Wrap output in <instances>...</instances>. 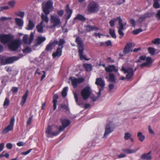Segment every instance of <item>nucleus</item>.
<instances>
[{
  "label": "nucleus",
  "instance_id": "680f3d73",
  "mask_svg": "<svg viewBox=\"0 0 160 160\" xmlns=\"http://www.w3.org/2000/svg\"><path fill=\"white\" fill-rule=\"evenodd\" d=\"M57 13L59 16H62L63 14L64 11L62 10H58L57 11Z\"/></svg>",
  "mask_w": 160,
  "mask_h": 160
},
{
  "label": "nucleus",
  "instance_id": "4468645a",
  "mask_svg": "<svg viewBox=\"0 0 160 160\" xmlns=\"http://www.w3.org/2000/svg\"><path fill=\"white\" fill-rule=\"evenodd\" d=\"M12 40L11 36L8 35L0 34V41L4 44L10 43Z\"/></svg>",
  "mask_w": 160,
  "mask_h": 160
},
{
  "label": "nucleus",
  "instance_id": "9d476101",
  "mask_svg": "<svg viewBox=\"0 0 160 160\" xmlns=\"http://www.w3.org/2000/svg\"><path fill=\"white\" fill-rule=\"evenodd\" d=\"M69 80L71 81L72 84L75 88L77 87L78 85L83 82L85 79L82 78H76L74 77H71Z\"/></svg>",
  "mask_w": 160,
  "mask_h": 160
},
{
  "label": "nucleus",
  "instance_id": "1a4fd4ad",
  "mask_svg": "<svg viewBox=\"0 0 160 160\" xmlns=\"http://www.w3.org/2000/svg\"><path fill=\"white\" fill-rule=\"evenodd\" d=\"M8 45V48L12 51H16L20 46L21 43L20 40L17 39L10 42Z\"/></svg>",
  "mask_w": 160,
  "mask_h": 160
},
{
  "label": "nucleus",
  "instance_id": "58836bf2",
  "mask_svg": "<svg viewBox=\"0 0 160 160\" xmlns=\"http://www.w3.org/2000/svg\"><path fill=\"white\" fill-rule=\"evenodd\" d=\"M68 87H65L64 88L62 92V95L63 98L65 97L67 95V91L68 90Z\"/></svg>",
  "mask_w": 160,
  "mask_h": 160
},
{
  "label": "nucleus",
  "instance_id": "3c124183",
  "mask_svg": "<svg viewBox=\"0 0 160 160\" xmlns=\"http://www.w3.org/2000/svg\"><path fill=\"white\" fill-rule=\"evenodd\" d=\"M148 50L149 53L153 55L154 54L155 51L154 48L152 47H149L148 48Z\"/></svg>",
  "mask_w": 160,
  "mask_h": 160
},
{
  "label": "nucleus",
  "instance_id": "39448f33",
  "mask_svg": "<svg viewBox=\"0 0 160 160\" xmlns=\"http://www.w3.org/2000/svg\"><path fill=\"white\" fill-rule=\"evenodd\" d=\"M141 60H144L146 61L140 65L141 68L148 66L152 63L151 58L146 57L144 56H141L139 58V59L135 61L136 62L139 63L141 62Z\"/></svg>",
  "mask_w": 160,
  "mask_h": 160
},
{
  "label": "nucleus",
  "instance_id": "603ef678",
  "mask_svg": "<svg viewBox=\"0 0 160 160\" xmlns=\"http://www.w3.org/2000/svg\"><path fill=\"white\" fill-rule=\"evenodd\" d=\"M12 18L11 17H2L0 18V21L1 22H3L8 20H11Z\"/></svg>",
  "mask_w": 160,
  "mask_h": 160
},
{
  "label": "nucleus",
  "instance_id": "f704fd0d",
  "mask_svg": "<svg viewBox=\"0 0 160 160\" xmlns=\"http://www.w3.org/2000/svg\"><path fill=\"white\" fill-rule=\"evenodd\" d=\"M137 136L138 137V140L140 142H143L145 139V137L141 132H138L137 133Z\"/></svg>",
  "mask_w": 160,
  "mask_h": 160
},
{
  "label": "nucleus",
  "instance_id": "c9c22d12",
  "mask_svg": "<svg viewBox=\"0 0 160 160\" xmlns=\"http://www.w3.org/2000/svg\"><path fill=\"white\" fill-rule=\"evenodd\" d=\"M45 25H44L43 24H38L36 26V28L38 32L40 33H42L43 32V27Z\"/></svg>",
  "mask_w": 160,
  "mask_h": 160
},
{
  "label": "nucleus",
  "instance_id": "f257e3e1",
  "mask_svg": "<svg viewBox=\"0 0 160 160\" xmlns=\"http://www.w3.org/2000/svg\"><path fill=\"white\" fill-rule=\"evenodd\" d=\"M58 129V128L57 126H48L46 131V133L47 136L48 137H50L58 135L60 132L59 130V131H54Z\"/></svg>",
  "mask_w": 160,
  "mask_h": 160
},
{
  "label": "nucleus",
  "instance_id": "393cba45",
  "mask_svg": "<svg viewBox=\"0 0 160 160\" xmlns=\"http://www.w3.org/2000/svg\"><path fill=\"white\" fill-rule=\"evenodd\" d=\"M46 39L45 37H38L36 39V43L35 46H37L41 44L42 42L44 41Z\"/></svg>",
  "mask_w": 160,
  "mask_h": 160
},
{
  "label": "nucleus",
  "instance_id": "473e14b6",
  "mask_svg": "<svg viewBox=\"0 0 160 160\" xmlns=\"http://www.w3.org/2000/svg\"><path fill=\"white\" fill-rule=\"evenodd\" d=\"M58 98V96L57 94H55L53 96V109L55 110L57 107V100Z\"/></svg>",
  "mask_w": 160,
  "mask_h": 160
},
{
  "label": "nucleus",
  "instance_id": "ddd939ff",
  "mask_svg": "<svg viewBox=\"0 0 160 160\" xmlns=\"http://www.w3.org/2000/svg\"><path fill=\"white\" fill-rule=\"evenodd\" d=\"M88 10L91 13H95L98 11V4L95 2L90 3L88 5Z\"/></svg>",
  "mask_w": 160,
  "mask_h": 160
},
{
  "label": "nucleus",
  "instance_id": "0eeeda50",
  "mask_svg": "<svg viewBox=\"0 0 160 160\" xmlns=\"http://www.w3.org/2000/svg\"><path fill=\"white\" fill-rule=\"evenodd\" d=\"M136 70L135 69L133 71L132 69L131 68H126L122 67L121 70L126 74V79L129 80L133 77L134 72Z\"/></svg>",
  "mask_w": 160,
  "mask_h": 160
},
{
  "label": "nucleus",
  "instance_id": "a19ab883",
  "mask_svg": "<svg viewBox=\"0 0 160 160\" xmlns=\"http://www.w3.org/2000/svg\"><path fill=\"white\" fill-rule=\"evenodd\" d=\"M159 0H154V2L153 4V6L155 8H158L160 7V5L158 2Z\"/></svg>",
  "mask_w": 160,
  "mask_h": 160
},
{
  "label": "nucleus",
  "instance_id": "de8ad7c7",
  "mask_svg": "<svg viewBox=\"0 0 160 160\" xmlns=\"http://www.w3.org/2000/svg\"><path fill=\"white\" fill-rule=\"evenodd\" d=\"M16 14L18 16L21 18H23L24 16L25 13L23 12L19 11L16 13Z\"/></svg>",
  "mask_w": 160,
  "mask_h": 160
},
{
  "label": "nucleus",
  "instance_id": "bf43d9fd",
  "mask_svg": "<svg viewBox=\"0 0 160 160\" xmlns=\"http://www.w3.org/2000/svg\"><path fill=\"white\" fill-rule=\"evenodd\" d=\"M61 108H64V109H66L67 111H68L69 110L68 106L64 104H62L61 105Z\"/></svg>",
  "mask_w": 160,
  "mask_h": 160
},
{
  "label": "nucleus",
  "instance_id": "f8f14e48",
  "mask_svg": "<svg viewBox=\"0 0 160 160\" xmlns=\"http://www.w3.org/2000/svg\"><path fill=\"white\" fill-rule=\"evenodd\" d=\"M95 83L98 86L99 89V96L100 94V92L102 90L105 86V83L104 81L101 78H98L96 79Z\"/></svg>",
  "mask_w": 160,
  "mask_h": 160
},
{
  "label": "nucleus",
  "instance_id": "c85d7f7f",
  "mask_svg": "<svg viewBox=\"0 0 160 160\" xmlns=\"http://www.w3.org/2000/svg\"><path fill=\"white\" fill-rule=\"evenodd\" d=\"M35 27V25L33 21L30 19L28 21V23L26 29L28 30H31L32 29Z\"/></svg>",
  "mask_w": 160,
  "mask_h": 160
},
{
  "label": "nucleus",
  "instance_id": "864d4df0",
  "mask_svg": "<svg viewBox=\"0 0 160 160\" xmlns=\"http://www.w3.org/2000/svg\"><path fill=\"white\" fill-rule=\"evenodd\" d=\"M142 29L139 28L138 29H137L133 31V33L135 35H136L139 33L140 32H142Z\"/></svg>",
  "mask_w": 160,
  "mask_h": 160
},
{
  "label": "nucleus",
  "instance_id": "09e8293b",
  "mask_svg": "<svg viewBox=\"0 0 160 160\" xmlns=\"http://www.w3.org/2000/svg\"><path fill=\"white\" fill-rule=\"evenodd\" d=\"M73 95L76 102L78 105H80V103L78 101V96L77 94V93L74 92L73 93Z\"/></svg>",
  "mask_w": 160,
  "mask_h": 160
},
{
  "label": "nucleus",
  "instance_id": "774afa93",
  "mask_svg": "<svg viewBox=\"0 0 160 160\" xmlns=\"http://www.w3.org/2000/svg\"><path fill=\"white\" fill-rule=\"evenodd\" d=\"M156 17L158 19L160 20V10L158 11L156 14Z\"/></svg>",
  "mask_w": 160,
  "mask_h": 160
},
{
  "label": "nucleus",
  "instance_id": "20e7f679",
  "mask_svg": "<svg viewBox=\"0 0 160 160\" xmlns=\"http://www.w3.org/2000/svg\"><path fill=\"white\" fill-rule=\"evenodd\" d=\"M92 91L90 87L88 86L83 88L81 92V95L84 100H86L90 96Z\"/></svg>",
  "mask_w": 160,
  "mask_h": 160
},
{
  "label": "nucleus",
  "instance_id": "9b49d317",
  "mask_svg": "<svg viewBox=\"0 0 160 160\" xmlns=\"http://www.w3.org/2000/svg\"><path fill=\"white\" fill-rule=\"evenodd\" d=\"M51 22L52 23L53 27L61 26V22L60 19L56 16L51 15L50 16Z\"/></svg>",
  "mask_w": 160,
  "mask_h": 160
},
{
  "label": "nucleus",
  "instance_id": "e433bc0d",
  "mask_svg": "<svg viewBox=\"0 0 160 160\" xmlns=\"http://www.w3.org/2000/svg\"><path fill=\"white\" fill-rule=\"evenodd\" d=\"M83 66L87 71H90L92 70V66L90 64L84 63Z\"/></svg>",
  "mask_w": 160,
  "mask_h": 160
},
{
  "label": "nucleus",
  "instance_id": "aec40b11",
  "mask_svg": "<svg viewBox=\"0 0 160 160\" xmlns=\"http://www.w3.org/2000/svg\"><path fill=\"white\" fill-rule=\"evenodd\" d=\"M132 44L131 43H127V45L124 48L123 53L124 54H126L130 52H132Z\"/></svg>",
  "mask_w": 160,
  "mask_h": 160
},
{
  "label": "nucleus",
  "instance_id": "c756f323",
  "mask_svg": "<svg viewBox=\"0 0 160 160\" xmlns=\"http://www.w3.org/2000/svg\"><path fill=\"white\" fill-rule=\"evenodd\" d=\"M48 15H44L43 14H42L41 16V18L42 19V21L41 22V24H43V22L47 24L48 22L49 19L47 16Z\"/></svg>",
  "mask_w": 160,
  "mask_h": 160
},
{
  "label": "nucleus",
  "instance_id": "f03ea898",
  "mask_svg": "<svg viewBox=\"0 0 160 160\" xmlns=\"http://www.w3.org/2000/svg\"><path fill=\"white\" fill-rule=\"evenodd\" d=\"M112 20L114 22L118 20V21L119 26L118 27V32L120 35L123 36L124 35V33L123 32L124 29V27L126 25V22H124L122 23V21L120 17H118L116 18H114Z\"/></svg>",
  "mask_w": 160,
  "mask_h": 160
},
{
  "label": "nucleus",
  "instance_id": "052dcab7",
  "mask_svg": "<svg viewBox=\"0 0 160 160\" xmlns=\"http://www.w3.org/2000/svg\"><path fill=\"white\" fill-rule=\"evenodd\" d=\"M9 7L8 6H3L0 7V12L3 10H7L9 9Z\"/></svg>",
  "mask_w": 160,
  "mask_h": 160
},
{
  "label": "nucleus",
  "instance_id": "13d9d810",
  "mask_svg": "<svg viewBox=\"0 0 160 160\" xmlns=\"http://www.w3.org/2000/svg\"><path fill=\"white\" fill-rule=\"evenodd\" d=\"M109 91L110 92H112V90H113L114 88V86L112 84H110L109 85Z\"/></svg>",
  "mask_w": 160,
  "mask_h": 160
},
{
  "label": "nucleus",
  "instance_id": "37998d69",
  "mask_svg": "<svg viewBox=\"0 0 160 160\" xmlns=\"http://www.w3.org/2000/svg\"><path fill=\"white\" fill-rule=\"evenodd\" d=\"M65 43V41L63 39H60L57 44H58L59 47L61 48L62 46H63V45Z\"/></svg>",
  "mask_w": 160,
  "mask_h": 160
},
{
  "label": "nucleus",
  "instance_id": "5fc2aeb1",
  "mask_svg": "<svg viewBox=\"0 0 160 160\" xmlns=\"http://www.w3.org/2000/svg\"><path fill=\"white\" fill-rule=\"evenodd\" d=\"M23 52L24 53H29L32 51L31 49L28 47H27L25 49L23 50Z\"/></svg>",
  "mask_w": 160,
  "mask_h": 160
},
{
  "label": "nucleus",
  "instance_id": "72a5a7b5",
  "mask_svg": "<svg viewBox=\"0 0 160 160\" xmlns=\"http://www.w3.org/2000/svg\"><path fill=\"white\" fill-rule=\"evenodd\" d=\"M139 149V148L135 149H124L123 151L127 154H131L134 153L136 152Z\"/></svg>",
  "mask_w": 160,
  "mask_h": 160
},
{
  "label": "nucleus",
  "instance_id": "f3484780",
  "mask_svg": "<svg viewBox=\"0 0 160 160\" xmlns=\"http://www.w3.org/2000/svg\"><path fill=\"white\" fill-rule=\"evenodd\" d=\"M61 123L62 125L59 126L58 128L59 132L64 130L66 128L70 125V122L69 120L67 119H63L61 121Z\"/></svg>",
  "mask_w": 160,
  "mask_h": 160
},
{
  "label": "nucleus",
  "instance_id": "cd10ccee",
  "mask_svg": "<svg viewBox=\"0 0 160 160\" xmlns=\"http://www.w3.org/2000/svg\"><path fill=\"white\" fill-rule=\"evenodd\" d=\"M86 30L88 32H90L91 31L98 30L99 28L95 26H91L90 25H87L85 26Z\"/></svg>",
  "mask_w": 160,
  "mask_h": 160
},
{
  "label": "nucleus",
  "instance_id": "ea45409f",
  "mask_svg": "<svg viewBox=\"0 0 160 160\" xmlns=\"http://www.w3.org/2000/svg\"><path fill=\"white\" fill-rule=\"evenodd\" d=\"M109 81L110 82H115V79L114 75L112 73H110L109 75Z\"/></svg>",
  "mask_w": 160,
  "mask_h": 160
},
{
  "label": "nucleus",
  "instance_id": "5701e85b",
  "mask_svg": "<svg viewBox=\"0 0 160 160\" xmlns=\"http://www.w3.org/2000/svg\"><path fill=\"white\" fill-rule=\"evenodd\" d=\"M65 11L66 12V14L65 15V18L68 20L71 17L72 12V11L71 9L69 8V5L68 4L67 5L65 9Z\"/></svg>",
  "mask_w": 160,
  "mask_h": 160
},
{
  "label": "nucleus",
  "instance_id": "423d86ee",
  "mask_svg": "<svg viewBox=\"0 0 160 160\" xmlns=\"http://www.w3.org/2000/svg\"><path fill=\"white\" fill-rule=\"evenodd\" d=\"M53 2L51 0L47 1L45 3H42L43 11L45 14L48 15L49 13L50 9L53 8Z\"/></svg>",
  "mask_w": 160,
  "mask_h": 160
},
{
  "label": "nucleus",
  "instance_id": "4d7b16f0",
  "mask_svg": "<svg viewBox=\"0 0 160 160\" xmlns=\"http://www.w3.org/2000/svg\"><path fill=\"white\" fill-rule=\"evenodd\" d=\"M32 118L33 116H32L28 119V120L27 122V126L31 124L32 120Z\"/></svg>",
  "mask_w": 160,
  "mask_h": 160
},
{
  "label": "nucleus",
  "instance_id": "bb28decb",
  "mask_svg": "<svg viewBox=\"0 0 160 160\" xmlns=\"http://www.w3.org/2000/svg\"><path fill=\"white\" fill-rule=\"evenodd\" d=\"M84 49L78 50V52L79 55L80 59L81 60L83 59L86 61H88L90 60V58H88L86 57L85 55L83 54Z\"/></svg>",
  "mask_w": 160,
  "mask_h": 160
},
{
  "label": "nucleus",
  "instance_id": "412c9836",
  "mask_svg": "<svg viewBox=\"0 0 160 160\" xmlns=\"http://www.w3.org/2000/svg\"><path fill=\"white\" fill-rule=\"evenodd\" d=\"M75 41L78 44V50L84 49L83 41L79 37L76 38Z\"/></svg>",
  "mask_w": 160,
  "mask_h": 160
},
{
  "label": "nucleus",
  "instance_id": "6e6d98bb",
  "mask_svg": "<svg viewBox=\"0 0 160 160\" xmlns=\"http://www.w3.org/2000/svg\"><path fill=\"white\" fill-rule=\"evenodd\" d=\"M16 3V2L14 1H11L9 2L8 3V4L11 8H13Z\"/></svg>",
  "mask_w": 160,
  "mask_h": 160
},
{
  "label": "nucleus",
  "instance_id": "7c9ffc66",
  "mask_svg": "<svg viewBox=\"0 0 160 160\" xmlns=\"http://www.w3.org/2000/svg\"><path fill=\"white\" fill-rule=\"evenodd\" d=\"M28 90L27 91L25 94V95L22 97V100L21 101V102L20 103V104L22 106H23L24 103H25L26 99H27V98L28 97Z\"/></svg>",
  "mask_w": 160,
  "mask_h": 160
},
{
  "label": "nucleus",
  "instance_id": "7ed1b4c3",
  "mask_svg": "<svg viewBox=\"0 0 160 160\" xmlns=\"http://www.w3.org/2000/svg\"><path fill=\"white\" fill-rule=\"evenodd\" d=\"M23 56V55L22 54H20L17 56L11 57L7 58H4V59H1V65L12 63L22 58Z\"/></svg>",
  "mask_w": 160,
  "mask_h": 160
},
{
  "label": "nucleus",
  "instance_id": "338daca9",
  "mask_svg": "<svg viewBox=\"0 0 160 160\" xmlns=\"http://www.w3.org/2000/svg\"><path fill=\"white\" fill-rule=\"evenodd\" d=\"M94 35L96 37H98L99 38H100L102 36H103L104 35L101 33H98L95 32L94 33Z\"/></svg>",
  "mask_w": 160,
  "mask_h": 160
},
{
  "label": "nucleus",
  "instance_id": "2f4dec72",
  "mask_svg": "<svg viewBox=\"0 0 160 160\" xmlns=\"http://www.w3.org/2000/svg\"><path fill=\"white\" fill-rule=\"evenodd\" d=\"M16 24L19 27H22L23 25V21L21 18H16L15 19Z\"/></svg>",
  "mask_w": 160,
  "mask_h": 160
},
{
  "label": "nucleus",
  "instance_id": "4be33fe9",
  "mask_svg": "<svg viewBox=\"0 0 160 160\" xmlns=\"http://www.w3.org/2000/svg\"><path fill=\"white\" fill-rule=\"evenodd\" d=\"M63 48V46H62L61 48L59 47L57 49L55 52H53L52 54V56L54 58L56 57H59L61 55L62 53V49Z\"/></svg>",
  "mask_w": 160,
  "mask_h": 160
},
{
  "label": "nucleus",
  "instance_id": "79ce46f5",
  "mask_svg": "<svg viewBox=\"0 0 160 160\" xmlns=\"http://www.w3.org/2000/svg\"><path fill=\"white\" fill-rule=\"evenodd\" d=\"M132 137V135L129 132H125L124 134V138L125 140H127Z\"/></svg>",
  "mask_w": 160,
  "mask_h": 160
},
{
  "label": "nucleus",
  "instance_id": "49530a36",
  "mask_svg": "<svg viewBox=\"0 0 160 160\" xmlns=\"http://www.w3.org/2000/svg\"><path fill=\"white\" fill-rule=\"evenodd\" d=\"M98 93H99V92L97 93V96L96 97H95L94 96H91L90 97V98H91V100L95 102V101H96L97 100V99L100 97V96H101V92H100V95L99 96L98 95H99Z\"/></svg>",
  "mask_w": 160,
  "mask_h": 160
},
{
  "label": "nucleus",
  "instance_id": "6e6552de",
  "mask_svg": "<svg viewBox=\"0 0 160 160\" xmlns=\"http://www.w3.org/2000/svg\"><path fill=\"white\" fill-rule=\"evenodd\" d=\"M115 125L112 123L110 122L106 125L103 138H106L109 134L113 131Z\"/></svg>",
  "mask_w": 160,
  "mask_h": 160
},
{
  "label": "nucleus",
  "instance_id": "b1692460",
  "mask_svg": "<svg viewBox=\"0 0 160 160\" xmlns=\"http://www.w3.org/2000/svg\"><path fill=\"white\" fill-rule=\"evenodd\" d=\"M151 153V152L150 151L148 153H144L141 156V158L144 160H151L152 158Z\"/></svg>",
  "mask_w": 160,
  "mask_h": 160
},
{
  "label": "nucleus",
  "instance_id": "6ab92c4d",
  "mask_svg": "<svg viewBox=\"0 0 160 160\" xmlns=\"http://www.w3.org/2000/svg\"><path fill=\"white\" fill-rule=\"evenodd\" d=\"M58 41L55 40L53 42L51 41L46 46V50L47 51H50L52 50L58 43Z\"/></svg>",
  "mask_w": 160,
  "mask_h": 160
},
{
  "label": "nucleus",
  "instance_id": "c03bdc74",
  "mask_svg": "<svg viewBox=\"0 0 160 160\" xmlns=\"http://www.w3.org/2000/svg\"><path fill=\"white\" fill-rule=\"evenodd\" d=\"M10 102L9 100L7 98H6L3 103V106L5 108H6L8 106Z\"/></svg>",
  "mask_w": 160,
  "mask_h": 160
},
{
  "label": "nucleus",
  "instance_id": "2eb2a0df",
  "mask_svg": "<svg viewBox=\"0 0 160 160\" xmlns=\"http://www.w3.org/2000/svg\"><path fill=\"white\" fill-rule=\"evenodd\" d=\"M15 122V119L14 117L11 119L9 124L3 130V133L5 134L9 131L12 130L13 129V127Z\"/></svg>",
  "mask_w": 160,
  "mask_h": 160
},
{
  "label": "nucleus",
  "instance_id": "69168bd1",
  "mask_svg": "<svg viewBox=\"0 0 160 160\" xmlns=\"http://www.w3.org/2000/svg\"><path fill=\"white\" fill-rule=\"evenodd\" d=\"M130 22L132 27H134L135 25V22L134 19H131L130 20Z\"/></svg>",
  "mask_w": 160,
  "mask_h": 160
},
{
  "label": "nucleus",
  "instance_id": "a878e982",
  "mask_svg": "<svg viewBox=\"0 0 160 160\" xmlns=\"http://www.w3.org/2000/svg\"><path fill=\"white\" fill-rule=\"evenodd\" d=\"M105 70L108 72H111L113 71L117 72L118 71V69L116 68L115 66L113 65H109L108 67H105Z\"/></svg>",
  "mask_w": 160,
  "mask_h": 160
},
{
  "label": "nucleus",
  "instance_id": "a18cd8bd",
  "mask_svg": "<svg viewBox=\"0 0 160 160\" xmlns=\"http://www.w3.org/2000/svg\"><path fill=\"white\" fill-rule=\"evenodd\" d=\"M109 33L112 36V37L113 38H116V36L115 34V31L114 30L112 29H109Z\"/></svg>",
  "mask_w": 160,
  "mask_h": 160
},
{
  "label": "nucleus",
  "instance_id": "e2e57ef3",
  "mask_svg": "<svg viewBox=\"0 0 160 160\" xmlns=\"http://www.w3.org/2000/svg\"><path fill=\"white\" fill-rule=\"evenodd\" d=\"M32 150V149H30L28 151L25 152H22L21 153V154L23 155H26L29 154Z\"/></svg>",
  "mask_w": 160,
  "mask_h": 160
},
{
  "label": "nucleus",
  "instance_id": "a211bd4d",
  "mask_svg": "<svg viewBox=\"0 0 160 160\" xmlns=\"http://www.w3.org/2000/svg\"><path fill=\"white\" fill-rule=\"evenodd\" d=\"M33 34L31 33L29 38H28L27 35H24L23 38V41L24 43L26 44H30L33 40Z\"/></svg>",
  "mask_w": 160,
  "mask_h": 160
},
{
  "label": "nucleus",
  "instance_id": "dca6fc26",
  "mask_svg": "<svg viewBox=\"0 0 160 160\" xmlns=\"http://www.w3.org/2000/svg\"><path fill=\"white\" fill-rule=\"evenodd\" d=\"M153 13L152 12H146L144 15L140 17L137 20V22L139 23H141L147 18H150L152 17Z\"/></svg>",
  "mask_w": 160,
  "mask_h": 160
},
{
  "label": "nucleus",
  "instance_id": "8fccbe9b",
  "mask_svg": "<svg viewBox=\"0 0 160 160\" xmlns=\"http://www.w3.org/2000/svg\"><path fill=\"white\" fill-rule=\"evenodd\" d=\"M152 42L154 44H160V39L157 38L152 41Z\"/></svg>",
  "mask_w": 160,
  "mask_h": 160
},
{
  "label": "nucleus",
  "instance_id": "0e129e2a",
  "mask_svg": "<svg viewBox=\"0 0 160 160\" xmlns=\"http://www.w3.org/2000/svg\"><path fill=\"white\" fill-rule=\"evenodd\" d=\"M6 147L7 148L11 149L12 148V143H9L6 144Z\"/></svg>",
  "mask_w": 160,
  "mask_h": 160
},
{
  "label": "nucleus",
  "instance_id": "4c0bfd02",
  "mask_svg": "<svg viewBox=\"0 0 160 160\" xmlns=\"http://www.w3.org/2000/svg\"><path fill=\"white\" fill-rule=\"evenodd\" d=\"M75 20H79L82 21H85L86 18L83 15L81 14H78L74 18Z\"/></svg>",
  "mask_w": 160,
  "mask_h": 160
}]
</instances>
